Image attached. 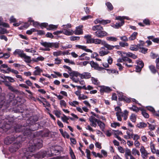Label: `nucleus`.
Masks as SVG:
<instances>
[{"mask_svg": "<svg viewBox=\"0 0 159 159\" xmlns=\"http://www.w3.org/2000/svg\"><path fill=\"white\" fill-rule=\"evenodd\" d=\"M98 125L99 126L100 129H101V130L104 131V129L105 127V124L101 121L100 120H98Z\"/></svg>", "mask_w": 159, "mask_h": 159, "instance_id": "nucleus-31", "label": "nucleus"}, {"mask_svg": "<svg viewBox=\"0 0 159 159\" xmlns=\"http://www.w3.org/2000/svg\"><path fill=\"white\" fill-rule=\"evenodd\" d=\"M94 23L95 24L100 23L102 25H105L108 22L107 21L101 19H97L94 21Z\"/></svg>", "mask_w": 159, "mask_h": 159, "instance_id": "nucleus-21", "label": "nucleus"}, {"mask_svg": "<svg viewBox=\"0 0 159 159\" xmlns=\"http://www.w3.org/2000/svg\"><path fill=\"white\" fill-rule=\"evenodd\" d=\"M37 30L34 28L31 29L30 30H28L26 32V33L30 35L32 34L33 32H36Z\"/></svg>", "mask_w": 159, "mask_h": 159, "instance_id": "nucleus-49", "label": "nucleus"}, {"mask_svg": "<svg viewBox=\"0 0 159 159\" xmlns=\"http://www.w3.org/2000/svg\"><path fill=\"white\" fill-rule=\"evenodd\" d=\"M57 25H50L47 29L48 30H54L57 29Z\"/></svg>", "mask_w": 159, "mask_h": 159, "instance_id": "nucleus-37", "label": "nucleus"}, {"mask_svg": "<svg viewBox=\"0 0 159 159\" xmlns=\"http://www.w3.org/2000/svg\"><path fill=\"white\" fill-rule=\"evenodd\" d=\"M62 32L63 34L68 36L72 35L74 34L73 31L69 29H63Z\"/></svg>", "mask_w": 159, "mask_h": 159, "instance_id": "nucleus-19", "label": "nucleus"}, {"mask_svg": "<svg viewBox=\"0 0 159 159\" xmlns=\"http://www.w3.org/2000/svg\"><path fill=\"white\" fill-rule=\"evenodd\" d=\"M37 120L38 119H36L32 121L31 118L28 119L26 120V125H17L15 128V131L16 132H21L24 136L30 134L31 131H34L38 129V126H38L39 124L35 123Z\"/></svg>", "mask_w": 159, "mask_h": 159, "instance_id": "nucleus-2", "label": "nucleus"}, {"mask_svg": "<svg viewBox=\"0 0 159 159\" xmlns=\"http://www.w3.org/2000/svg\"><path fill=\"white\" fill-rule=\"evenodd\" d=\"M131 152L132 155L136 156V155L139 156L140 155L139 151L136 148H134L132 149Z\"/></svg>", "mask_w": 159, "mask_h": 159, "instance_id": "nucleus-35", "label": "nucleus"}, {"mask_svg": "<svg viewBox=\"0 0 159 159\" xmlns=\"http://www.w3.org/2000/svg\"><path fill=\"white\" fill-rule=\"evenodd\" d=\"M88 97L86 95H84L83 94H81L78 98L79 100H84L87 98Z\"/></svg>", "mask_w": 159, "mask_h": 159, "instance_id": "nucleus-63", "label": "nucleus"}, {"mask_svg": "<svg viewBox=\"0 0 159 159\" xmlns=\"http://www.w3.org/2000/svg\"><path fill=\"white\" fill-rule=\"evenodd\" d=\"M109 52L107 49H105V47H102L100 48L99 54L100 56H103L107 54Z\"/></svg>", "mask_w": 159, "mask_h": 159, "instance_id": "nucleus-17", "label": "nucleus"}, {"mask_svg": "<svg viewBox=\"0 0 159 159\" xmlns=\"http://www.w3.org/2000/svg\"><path fill=\"white\" fill-rule=\"evenodd\" d=\"M130 119L132 122H135L136 119V115L134 114H132L130 117Z\"/></svg>", "mask_w": 159, "mask_h": 159, "instance_id": "nucleus-48", "label": "nucleus"}, {"mask_svg": "<svg viewBox=\"0 0 159 159\" xmlns=\"http://www.w3.org/2000/svg\"><path fill=\"white\" fill-rule=\"evenodd\" d=\"M15 95L14 94L9 93L7 95L6 100L3 97H1L0 99V111H4L10 106L11 103L14 101Z\"/></svg>", "mask_w": 159, "mask_h": 159, "instance_id": "nucleus-4", "label": "nucleus"}, {"mask_svg": "<svg viewBox=\"0 0 159 159\" xmlns=\"http://www.w3.org/2000/svg\"><path fill=\"white\" fill-rule=\"evenodd\" d=\"M80 76L81 78L88 79L91 77L90 74L88 72H84L82 74H80Z\"/></svg>", "mask_w": 159, "mask_h": 159, "instance_id": "nucleus-23", "label": "nucleus"}, {"mask_svg": "<svg viewBox=\"0 0 159 159\" xmlns=\"http://www.w3.org/2000/svg\"><path fill=\"white\" fill-rule=\"evenodd\" d=\"M70 78L74 82L77 83L79 81V79L77 78L78 76H80V74L76 71H73L69 74Z\"/></svg>", "mask_w": 159, "mask_h": 159, "instance_id": "nucleus-7", "label": "nucleus"}, {"mask_svg": "<svg viewBox=\"0 0 159 159\" xmlns=\"http://www.w3.org/2000/svg\"><path fill=\"white\" fill-rule=\"evenodd\" d=\"M89 120L91 123L90 125L94 127H96L97 126L96 123H98L99 120L93 116H91L89 118Z\"/></svg>", "mask_w": 159, "mask_h": 159, "instance_id": "nucleus-14", "label": "nucleus"}, {"mask_svg": "<svg viewBox=\"0 0 159 159\" xmlns=\"http://www.w3.org/2000/svg\"><path fill=\"white\" fill-rule=\"evenodd\" d=\"M136 63L137 66L141 67H143L144 66V64L142 61L139 60H137L136 61Z\"/></svg>", "mask_w": 159, "mask_h": 159, "instance_id": "nucleus-57", "label": "nucleus"}, {"mask_svg": "<svg viewBox=\"0 0 159 159\" xmlns=\"http://www.w3.org/2000/svg\"><path fill=\"white\" fill-rule=\"evenodd\" d=\"M49 133L48 131H40L39 132V135L42 137H46L48 136Z\"/></svg>", "mask_w": 159, "mask_h": 159, "instance_id": "nucleus-32", "label": "nucleus"}, {"mask_svg": "<svg viewBox=\"0 0 159 159\" xmlns=\"http://www.w3.org/2000/svg\"><path fill=\"white\" fill-rule=\"evenodd\" d=\"M91 81L92 83L95 85H98L99 84V82L97 78L92 77Z\"/></svg>", "mask_w": 159, "mask_h": 159, "instance_id": "nucleus-41", "label": "nucleus"}, {"mask_svg": "<svg viewBox=\"0 0 159 159\" xmlns=\"http://www.w3.org/2000/svg\"><path fill=\"white\" fill-rule=\"evenodd\" d=\"M129 108L134 111L138 112L139 110V108L135 106H133L131 107H129Z\"/></svg>", "mask_w": 159, "mask_h": 159, "instance_id": "nucleus-45", "label": "nucleus"}, {"mask_svg": "<svg viewBox=\"0 0 159 159\" xmlns=\"http://www.w3.org/2000/svg\"><path fill=\"white\" fill-rule=\"evenodd\" d=\"M120 39L121 40L124 42H127L129 40V38L125 35H124L120 37Z\"/></svg>", "mask_w": 159, "mask_h": 159, "instance_id": "nucleus-55", "label": "nucleus"}, {"mask_svg": "<svg viewBox=\"0 0 159 159\" xmlns=\"http://www.w3.org/2000/svg\"><path fill=\"white\" fill-rule=\"evenodd\" d=\"M62 52L61 51H58L57 52H53V55L54 56L57 57L61 55Z\"/></svg>", "mask_w": 159, "mask_h": 159, "instance_id": "nucleus-58", "label": "nucleus"}, {"mask_svg": "<svg viewBox=\"0 0 159 159\" xmlns=\"http://www.w3.org/2000/svg\"><path fill=\"white\" fill-rule=\"evenodd\" d=\"M117 95L119 99L120 100L125 101L128 102L130 101V99L125 96L124 94L121 92H118Z\"/></svg>", "mask_w": 159, "mask_h": 159, "instance_id": "nucleus-9", "label": "nucleus"}, {"mask_svg": "<svg viewBox=\"0 0 159 159\" xmlns=\"http://www.w3.org/2000/svg\"><path fill=\"white\" fill-rule=\"evenodd\" d=\"M52 47L58 48L59 47V43H51V48Z\"/></svg>", "mask_w": 159, "mask_h": 159, "instance_id": "nucleus-59", "label": "nucleus"}, {"mask_svg": "<svg viewBox=\"0 0 159 159\" xmlns=\"http://www.w3.org/2000/svg\"><path fill=\"white\" fill-rule=\"evenodd\" d=\"M102 45H104L103 47H105V48H106L107 50H111L113 49L114 47H117V46H112L109 45L105 41H103L102 42Z\"/></svg>", "mask_w": 159, "mask_h": 159, "instance_id": "nucleus-20", "label": "nucleus"}, {"mask_svg": "<svg viewBox=\"0 0 159 159\" xmlns=\"http://www.w3.org/2000/svg\"><path fill=\"white\" fill-rule=\"evenodd\" d=\"M7 121H9L8 119L5 118L4 116H0V126H2V128H1L0 131H1L3 130V132H6L8 130V128H6L7 126L6 124L8 125Z\"/></svg>", "mask_w": 159, "mask_h": 159, "instance_id": "nucleus-6", "label": "nucleus"}, {"mask_svg": "<svg viewBox=\"0 0 159 159\" xmlns=\"http://www.w3.org/2000/svg\"><path fill=\"white\" fill-rule=\"evenodd\" d=\"M130 49L131 51H137L138 50L137 48L136 45H131L130 46Z\"/></svg>", "mask_w": 159, "mask_h": 159, "instance_id": "nucleus-53", "label": "nucleus"}, {"mask_svg": "<svg viewBox=\"0 0 159 159\" xmlns=\"http://www.w3.org/2000/svg\"><path fill=\"white\" fill-rule=\"evenodd\" d=\"M115 111H116V115L117 117V119L118 121H121L122 118L121 117V110L119 107H116L115 108Z\"/></svg>", "mask_w": 159, "mask_h": 159, "instance_id": "nucleus-13", "label": "nucleus"}, {"mask_svg": "<svg viewBox=\"0 0 159 159\" xmlns=\"http://www.w3.org/2000/svg\"><path fill=\"white\" fill-rule=\"evenodd\" d=\"M92 30L96 31L94 33V34L98 38H102L108 35L107 32L103 30V27L99 25L93 26L92 27Z\"/></svg>", "mask_w": 159, "mask_h": 159, "instance_id": "nucleus-5", "label": "nucleus"}, {"mask_svg": "<svg viewBox=\"0 0 159 159\" xmlns=\"http://www.w3.org/2000/svg\"><path fill=\"white\" fill-rule=\"evenodd\" d=\"M140 151L141 153V157L143 159H147L148 157L149 153L146 150L143 146L141 147Z\"/></svg>", "mask_w": 159, "mask_h": 159, "instance_id": "nucleus-10", "label": "nucleus"}, {"mask_svg": "<svg viewBox=\"0 0 159 159\" xmlns=\"http://www.w3.org/2000/svg\"><path fill=\"white\" fill-rule=\"evenodd\" d=\"M123 54L124 55L125 57H131L134 59H135L137 58V57L136 55H135V54L130 52H122Z\"/></svg>", "mask_w": 159, "mask_h": 159, "instance_id": "nucleus-24", "label": "nucleus"}, {"mask_svg": "<svg viewBox=\"0 0 159 159\" xmlns=\"http://www.w3.org/2000/svg\"><path fill=\"white\" fill-rule=\"evenodd\" d=\"M126 19L128 20H130V19L128 17L126 16H116V20H122L124 21V20Z\"/></svg>", "mask_w": 159, "mask_h": 159, "instance_id": "nucleus-29", "label": "nucleus"}, {"mask_svg": "<svg viewBox=\"0 0 159 159\" xmlns=\"http://www.w3.org/2000/svg\"><path fill=\"white\" fill-rule=\"evenodd\" d=\"M150 148L152 152L153 153H155L156 152V150L155 148L154 145L152 143H150Z\"/></svg>", "mask_w": 159, "mask_h": 159, "instance_id": "nucleus-52", "label": "nucleus"}, {"mask_svg": "<svg viewBox=\"0 0 159 159\" xmlns=\"http://www.w3.org/2000/svg\"><path fill=\"white\" fill-rule=\"evenodd\" d=\"M132 152L130 149H126L125 150V156L126 157V159H128V156H129L132 155Z\"/></svg>", "mask_w": 159, "mask_h": 159, "instance_id": "nucleus-36", "label": "nucleus"}, {"mask_svg": "<svg viewBox=\"0 0 159 159\" xmlns=\"http://www.w3.org/2000/svg\"><path fill=\"white\" fill-rule=\"evenodd\" d=\"M40 44L45 48L40 47V50L43 51H49L50 50L51 43L42 41L40 42Z\"/></svg>", "mask_w": 159, "mask_h": 159, "instance_id": "nucleus-8", "label": "nucleus"}, {"mask_svg": "<svg viewBox=\"0 0 159 159\" xmlns=\"http://www.w3.org/2000/svg\"><path fill=\"white\" fill-rule=\"evenodd\" d=\"M103 40H102L101 39H93L91 42H90L89 43H93L96 44H101L102 45V42Z\"/></svg>", "mask_w": 159, "mask_h": 159, "instance_id": "nucleus-28", "label": "nucleus"}, {"mask_svg": "<svg viewBox=\"0 0 159 159\" xmlns=\"http://www.w3.org/2000/svg\"><path fill=\"white\" fill-rule=\"evenodd\" d=\"M63 116H61V117L62 121L64 122L66 121H67V120H68L69 119V118L64 114H63Z\"/></svg>", "mask_w": 159, "mask_h": 159, "instance_id": "nucleus-60", "label": "nucleus"}, {"mask_svg": "<svg viewBox=\"0 0 159 159\" xmlns=\"http://www.w3.org/2000/svg\"><path fill=\"white\" fill-rule=\"evenodd\" d=\"M83 26L80 25L76 27L75 30L73 31L74 34L76 35H80L83 34Z\"/></svg>", "mask_w": 159, "mask_h": 159, "instance_id": "nucleus-12", "label": "nucleus"}, {"mask_svg": "<svg viewBox=\"0 0 159 159\" xmlns=\"http://www.w3.org/2000/svg\"><path fill=\"white\" fill-rule=\"evenodd\" d=\"M90 65L92 67L96 69L99 70H102L104 69L102 67H99L98 64L94 62L93 61L90 62Z\"/></svg>", "mask_w": 159, "mask_h": 159, "instance_id": "nucleus-18", "label": "nucleus"}, {"mask_svg": "<svg viewBox=\"0 0 159 159\" xmlns=\"http://www.w3.org/2000/svg\"><path fill=\"white\" fill-rule=\"evenodd\" d=\"M64 68L68 69V72L70 74V73L72 72L73 71L72 70L71 68L69 66L66 65H64L63 66Z\"/></svg>", "mask_w": 159, "mask_h": 159, "instance_id": "nucleus-61", "label": "nucleus"}, {"mask_svg": "<svg viewBox=\"0 0 159 159\" xmlns=\"http://www.w3.org/2000/svg\"><path fill=\"white\" fill-rule=\"evenodd\" d=\"M8 89L11 91L14 92H18V90L16 89L13 87L12 86L11 84L8 87Z\"/></svg>", "mask_w": 159, "mask_h": 159, "instance_id": "nucleus-46", "label": "nucleus"}, {"mask_svg": "<svg viewBox=\"0 0 159 159\" xmlns=\"http://www.w3.org/2000/svg\"><path fill=\"white\" fill-rule=\"evenodd\" d=\"M59 152V150L57 149L56 147L52 146L50 149L51 153H49L48 155L49 156H53L54 155H57Z\"/></svg>", "mask_w": 159, "mask_h": 159, "instance_id": "nucleus-16", "label": "nucleus"}, {"mask_svg": "<svg viewBox=\"0 0 159 159\" xmlns=\"http://www.w3.org/2000/svg\"><path fill=\"white\" fill-rule=\"evenodd\" d=\"M105 4L109 10L111 11L113 9V6L110 2H107Z\"/></svg>", "mask_w": 159, "mask_h": 159, "instance_id": "nucleus-39", "label": "nucleus"}, {"mask_svg": "<svg viewBox=\"0 0 159 159\" xmlns=\"http://www.w3.org/2000/svg\"><path fill=\"white\" fill-rule=\"evenodd\" d=\"M120 22H117L115 24H114L112 25V27L116 29H118L120 27L122 26L125 23L124 21L120 20Z\"/></svg>", "mask_w": 159, "mask_h": 159, "instance_id": "nucleus-27", "label": "nucleus"}, {"mask_svg": "<svg viewBox=\"0 0 159 159\" xmlns=\"http://www.w3.org/2000/svg\"><path fill=\"white\" fill-rule=\"evenodd\" d=\"M22 58L24 59V61L27 63H29L31 61V57L26 55L25 54Z\"/></svg>", "mask_w": 159, "mask_h": 159, "instance_id": "nucleus-26", "label": "nucleus"}, {"mask_svg": "<svg viewBox=\"0 0 159 159\" xmlns=\"http://www.w3.org/2000/svg\"><path fill=\"white\" fill-rule=\"evenodd\" d=\"M35 70L33 72V74L34 75H39L41 72L42 71V69H40V67L37 66L35 67Z\"/></svg>", "mask_w": 159, "mask_h": 159, "instance_id": "nucleus-25", "label": "nucleus"}, {"mask_svg": "<svg viewBox=\"0 0 159 159\" xmlns=\"http://www.w3.org/2000/svg\"><path fill=\"white\" fill-rule=\"evenodd\" d=\"M69 104L72 106L75 107L76 105H78L79 102L76 101H74L73 102H69Z\"/></svg>", "mask_w": 159, "mask_h": 159, "instance_id": "nucleus-47", "label": "nucleus"}, {"mask_svg": "<svg viewBox=\"0 0 159 159\" xmlns=\"http://www.w3.org/2000/svg\"><path fill=\"white\" fill-rule=\"evenodd\" d=\"M13 53L15 55H18V57L21 58H22L25 54L24 53V51L23 50L20 49L15 50Z\"/></svg>", "mask_w": 159, "mask_h": 159, "instance_id": "nucleus-15", "label": "nucleus"}, {"mask_svg": "<svg viewBox=\"0 0 159 159\" xmlns=\"http://www.w3.org/2000/svg\"><path fill=\"white\" fill-rule=\"evenodd\" d=\"M91 35L88 34L84 36V38L86 39V42L88 43H90V42H91L93 38H91Z\"/></svg>", "mask_w": 159, "mask_h": 159, "instance_id": "nucleus-33", "label": "nucleus"}, {"mask_svg": "<svg viewBox=\"0 0 159 159\" xmlns=\"http://www.w3.org/2000/svg\"><path fill=\"white\" fill-rule=\"evenodd\" d=\"M44 58L41 56L38 57L35 59L33 60L34 62H38L39 61H43L44 60Z\"/></svg>", "mask_w": 159, "mask_h": 159, "instance_id": "nucleus-42", "label": "nucleus"}, {"mask_svg": "<svg viewBox=\"0 0 159 159\" xmlns=\"http://www.w3.org/2000/svg\"><path fill=\"white\" fill-rule=\"evenodd\" d=\"M60 104L61 107H65L66 106V103L64 100H61L60 101Z\"/></svg>", "mask_w": 159, "mask_h": 159, "instance_id": "nucleus-64", "label": "nucleus"}, {"mask_svg": "<svg viewBox=\"0 0 159 159\" xmlns=\"http://www.w3.org/2000/svg\"><path fill=\"white\" fill-rule=\"evenodd\" d=\"M32 142L30 141L28 148H24L20 151V155L17 157L18 159H33L35 157L41 158L45 157H50L48 154L50 153L46 151H40L37 154L39 156H35L33 152L35 149H39L42 147V141L41 139L35 140L34 141L33 145L32 144Z\"/></svg>", "mask_w": 159, "mask_h": 159, "instance_id": "nucleus-1", "label": "nucleus"}, {"mask_svg": "<svg viewBox=\"0 0 159 159\" xmlns=\"http://www.w3.org/2000/svg\"><path fill=\"white\" fill-rule=\"evenodd\" d=\"M149 67L152 73L155 74L157 70L154 66L151 65L149 66Z\"/></svg>", "mask_w": 159, "mask_h": 159, "instance_id": "nucleus-43", "label": "nucleus"}, {"mask_svg": "<svg viewBox=\"0 0 159 159\" xmlns=\"http://www.w3.org/2000/svg\"><path fill=\"white\" fill-rule=\"evenodd\" d=\"M138 34L137 32H133L129 38V41L134 40L136 39Z\"/></svg>", "mask_w": 159, "mask_h": 159, "instance_id": "nucleus-30", "label": "nucleus"}, {"mask_svg": "<svg viewBox=\"0 0 159 159\" xmlns=\"http://www.w3.org/2000/svg\"><path fill=\"white\" fill-rule=\"evenodd\" d=\"M131 138H132L134 141L138 140L140 138V136L136 134H133Z\"/></svg>", "mask_w": 159, "mask_h": 159, "instance_id": "nucleus-51", "label": "nucleus"}, {"mask_svg": "<svg viewBox=\"0 0 159 159\" xmlns=\"http://www.w3.org/2000/svg\"><path fill=\"white\" fill-rule=\"evenodd\" d=\"M92 18V16L90 15H88L86 16H84L82 17L81 19L83 20H87L91 18Z\"/></svg>", "mask_w": 159, "mask_h": 159, "instance_id": "nucleus-62", "label": "nucleus"}, {"mask_svg": "<svg viewBox=\"0 0 159 159\" xmlns=\"http://www.w3.org/2000/svg\"><path fill=\"white\" fill-rule=\"evenodd\" d=\"M4 79L5 80H7L10 83H14L15 81L14 79L11 76H4Z\"/></svg>", "mask_w": 159, "mask_h": 159, "instance_id": "nucleus-34", "label": "nucleus"}, {"mask_svg": "<svg viewBox=\"0 0 159 159\" xmlns=\"http://www.w3.org/2000/svg\"><path fill=\"white\" fill-rule=\"evenodd\" d=\"M121 58H119L117 59V62H122L124 61L125 55L122 52L121 53Z\"/></svg>", "mask_w": 159, "mask_h": 159, "instance_id": "nucleus-54", "label": "nucleus"}, {"mask_svg": "<svg viewBox=\"0 0 159 159\" xmlns=\"http://www.w3.org/2000/svg\"><path fill=\"white\" fill-rule=\"evenodd\" d=\"M70 154L71 157L72 159H75L76 157L71 147L69 148Z\"/></svg>", "mask_w": 159, "mask_h": 159, "instance_id": "nucleus-44", "label": "nucleus"}, {"mask_svg": "<svg viewBox=\"0 0 159 159\" xmlns=\"http://www.w3.org/2000/svg\"><path fill=\"white\" fill-rule=\"evenodd\" d=\"M106 39L109 41L116 42L117 40L118 39L114 37L110 36L107 37L106 38Z\"/></svg>", "mask_w": 159, "mask_h": 159, "instance_id": "nucleus-38", "label": "nucleus"}, {"mask_svg": "<svg viewBox=\"0 0 159 159\" xmlns=\"http://www.w3.org/2000/svg\"><path fill=\"white\" fill-rule=\"evenodd\" d=\"M100 88L99 90L101 94L104 92L109 93L112 91V89L109 87L105 86H101L99 87Z\"/></svg>", "mask_w": 159, "mask_h": 159, "instance_id": "nucleus-11", "label": "nucleus"}, {"mask_svg": "<svg viewBox=\"0 0 159 159\" xmlns=\"http://www.w3.org/2000/svg\"><path fill=\"white\" fill-rule=\"evenodd\" d=\"M24 140V138H23L20 135H11L5 139L4 143L7 145H8L14 142L9 148L10 152L13 153L17 151L21 147V142Z\"/></svg>", "mask_w": 159, "mask_h": 159, "instance_id": "nucleus-3", "label": "nucleus"}, {"mask_svg": "<svg viewBox=\"0 0 159 159\" xmlns=\"http://www.w3.org/2000/svg\"><path fill=\"white\" fill-rule=\"evenodd\" d=\"M147 124L143 122H140L137 124V126L139 128H143L147 126Z\"/></svg>", "mask_w": 159, "mask_h": 159, "instance_id": "nucleus-40", "label": "nucleus"}, {"mask_svg": "<svg viewBox=\"0 0 159 159\" xmlns=\"http://www.w3.org/2000/svg\"><path fill=\"white\" fill-rule=\"evenodd\" d=\"M8 33V31L6 29L0 27V34H4Z\"/></svg>", "mask_w": 159, "mask_h": 159, "instance_id": "nucleus-50", "label": "nucleus"}, {"mask_svg": "<svg viewBox=\"0 0 159 159\" xmlns=\"http://www.w3.org/2000/svg\"><path fill=\"white\" fill-rule=\"evenodd\" d=\"M75 47H76L77 48L79 49H81L84 50L87 52L92 53L93 52L91 50L87 48L85 46L80 45H75Z\"/></svg>", "mask_w": 159, "mask_h": 159, "instance_id": "nucleus-22", "label": "nucleus"}, {"mask_svg": "<svg viewBox=\"0 0 159 159\" xmlns=\"http://www.w3.org/2000/svg\"><path fill=\"white\" fill-rule=\"evenodd\" d=\"M119 44L120 46L123 47H127L129 46V44L126 42H120Z\"/></svg>", "mask_w": 159, "mask_h": 159, "instance_id": "nucleus-56", "label": "nucleus"}]
</instances>
